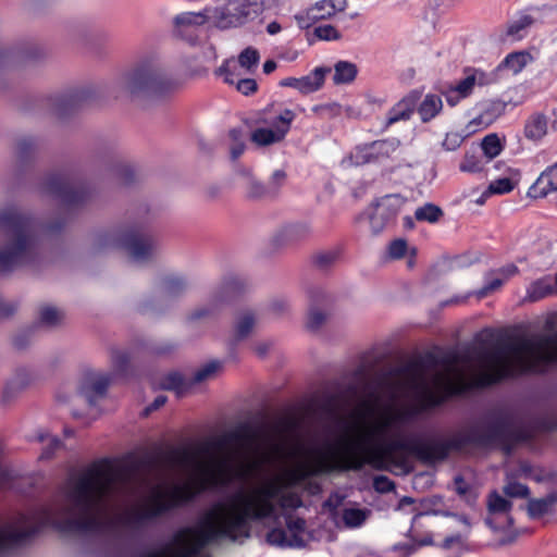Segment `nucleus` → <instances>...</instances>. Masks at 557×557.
<instances>
[{
  "instance_id": "obj_1",
  "label": "nucleus",
  "mask_w": 557,
  "mask_h": 557,
  "mask_svg": "<svg viewBox=\"0 0 557 557\" xmlns=\"http://www.w3.org/2000/svg\"><path fill=\"white\" fill-rule=\"evenodd\" d=\"M391 388V399H361L338 419L335 436L323 442L296 441L283 445L268 441L261 430L240 428L227 435L233 456L203 449L177 448L168 462L186 478L174 481L159 470L100 460L72 473L51 504L20 515V544L45 527L70 531L119 515L126 527L139 525L191 500L201 492L227 484L233 476L255 480L213 503L194 527L178 530L164 545L144 557H208L212 542H243L251 522L285 519L286 529L273 528L267 543L280 548H300L308 540L306 521L292 512L302 506L295 490L307 476L335 470H358L364 465L391 468L398 463L407 414L395 404L436 406L456 394V355L448 354L433 368L407 364Z\"/></svg>"
},
{
  "instance_id": "obj_32",
  "label": "nucleus",
  "mask_w": 557,
  "mask_h": 557,
  "mask_svg": "<svg viewBox=\"0 0 557 557\" xmlns=\"http://www.w3.org/2000/svg\"><path fill=\"white\" fill-rule=\"evenodd\" d=\"M442 214V210L433 203H425L424 206L418 208L414 212L417 220L426 221L430 223L436 222Z\"/></svg>"
},
{
  "instance_id": "obj_47",
  "label": "nucleus",
  "mask_w": 557,
  "mask_h": 557,
  "mask_svg": "<svg viewBox=\"0 0 557 557\" xmlns=\"http://www.w3.org/2000/svg\"><path fill=\"white\" fill-rule=\"evenodd\" d=\"M325 320V315L318 311L311 310L307 318V327L310 330H317Z\"/></svg>"
},
{
  "instance_id": "obj_54",
  "label": "nucleus",
  "mask_w": 557,
  "mask_h": 557,
  "mask_svg": "<svg viewBox=\"0 0 557 557\" xmlns=\"http://www.w3.org/2000/svg\"><path fill=\"white\" fill-rule=\"evenodd\" d=\"M298 84H299V78H297V77H286L283 81H281V83H280V85L283 87H292L296 90H298Z\"/></svg>"
},
{
  "instance_id": "obj_55",
  "label": "nucleus",
  "mask_w": 557,
  "mask_h": 557,
  "mask_svg": "<svg viewBox=\"0 0 557 557\" xmlns=\"http://www.w3.org/2000/svg\"><path fill=\"white\" fill-rule=\"evenodd\" d=\"M39 440L41 442H48L51 445L52 449L58 448L60 445V441L55 436H51L49 434L40 435Z\"/></svg>"
},
{
  "instance_id": "obj_14",
  "label": "nucleus",
  "mask_w": 557,
  "mask_h": 557,
  "mask_svg": "<svg viewBox=\"0 0 557 557\" xmlns=\"http://www.w3.org/2000/svg\"><path fill=\"white\" fill-rule=\"evenodd\" d=\"M216 74L230 85H236V89L243 95H250L257 90V82L252 78L242 77L243 73L236 72V62L233 60L225 61L216 71Z\"/></svg>"
},
{
  "instance_id": "obj_35",
  "label": "nucleus",
  "mask_w": 557,
  "mask_h": 557,
  "mask_svg": "<svg viewBox=\"0 0 557 557\" xmlns=\"http://www.w3.org/2000/svg\"><path fill=\"white\" fill-rule=\"evenodd\" d=\"M504 282V278H502L496 271L488 273L485 277L484 286L478 292V296H486L487 294L498 289Z\"/></svg>"
},
{
  "instance_id": "obj_48",
  "label": "nucleus",
  "mask_w": 557,
  "mask_h": 557,
  "mask_svg": "<svg viewBox=\"0 0 557 557\" xmlns=\"http://www.w3.org/2000/svg\"><path fill=\"white\" fill-rule=\"evenodd\" d=\"M337 256L338 255L335 251H327V252L319 253L315 257V262L320 267H326V265L331 264L332 262H334L336 260Z\"/></svg>"
},
{
  "instance_id": "obj_22",
  "label": "nucleus",
  "mask_w": 557,
  "mask_h": 557,
  "mask_svg": "<svg viewBox=\"0 0 557 557\" xmlns=\"http://www.w3.org/2000/svg\"><path fill=\"white\" fill-rule=\"evenodd\" d=\"M443 101L438 95L428 94L419 103L417 110L422 122L426 123L440 114Z\"/></svg>"
},
{
  "instance_id": "obj_45",
  "label": "nucleus",
  "mask_w": 557,
  "mask_h": 557,
  "mask_svg": "<svg viewBox=\"0 0 557 557\" xmlns=\"http://www.w3.org/2000/svg\"><path fill=\"white\" fill-rule=\"evenodd\" d=\"M407 251V243L404 239H395L388 246V255L394 259H399Z\"/></svg>"
},
{
  "instance_id": "obj_20",
  "label": "nucleus",
  "mask_w": 557,
  "mask_h": 557,
  "mask_svg": "<svg viewBox=\"0 0 557 557\" xmlns=\"http://www.w3.org/2000/svg\"><path fill=\"white\" fill-rule=\"evenodd\" d=\"M330 71L327 67H315L310 74L299 77L298 91L307 95L319 90Z\"/></svg>"
},
{
  "instance_id": "obj_62",
  "label": "nucleus",
  "mask_w": 557,
  "mask_h": 557,
  "mask_svg": "<svg viewBox=\"0 0 557 557\" xmlns=\"http://www.w3.org/2000/svg\"><path fill=\"white\" fill-rule=\"evenodd\" d=\"M64 433H65V435H66V436L72 435V431H71V430H69V429H65V430H64Z\"/></svg>"
},
{
  "instance_id": "obj_7",
  "label": "nucleus",
  "mask_w": 557,
  "mask_h": 557,
  "mask_svg": "<svg viewBox=\"0 0 557 557\" xmlns=\"http://www.w3.org/2000/svg\"><path fill=\"white\" fill-rule=\"evenodd\" d=\"M295 116L292 110H283L278 115L268 120L265 125L257 127L251 133V141L259 147L282 141L289 132Z\"/></svg>"
},
{
  "instance_id": "obj_11",
  "label": "nucleus",
  "mask_w": 557,
  "mask_h": 557,
  "mask_svg": "<svg viewBox=\"0 0 557 557\" xmlns=\"http://www.w3.org/2000/svg\"><path fill=\"white\" fill-rule=\"evenodd\" d=\"M510 508L511 504L506 498L497 492H492L487 500L488 517L485 519L486 524L493 530L511 525Z\"/></svg>"
},
{
  "instance_id": "obj_56",
  "label": "nucleus",
  "mask_w": 557,
  "mask_h": 557,
  "mask_svg": "<svg viewBox=\"0 0 557 557\" xmlns=\"http://www.w3.org/2000/svg\"><path fill=\"white\" fill-rule=\"evenodd\" d=\"M281 29H282V27H281V25L277 22H271L267 26V32L270 35H276V34H278L281 32Z\"/></svg>"
},
{
  "instance_id": "obj_19",
  "label": "nucleus",
  "mask_w": 557,
  "mask_h": 557,
  "mask_svg": "<svg viewBox=\"0 0 557 557\" xmlns=\"http://www.w3.org/2000/svg\"><path fill=\"white\" fill-rule=\"evenodd\" d=\"M347 7V0H320L309 10L308 15L312 20H329Z\"/></svg>"
},
{
  "instance_id": "obj_30",
  "label": "nucleus",
  "mask_w": 557,
  "mask_h": 557,
  "mask_svg": "<svg viewBox=\"0 0 557 557\" xmlns=\"http://www.w3.org/2000/svg\"><path fill=\"white\" fill-rule=\"evenodd\" d=\"M228 148L232 160H237L244 153L245 140L240 129L233 128L228 132Z\"/></svg>"
},
{
  "instance_id": "obj_9",
  "label": "nucleus",
  "mask_w": 557,
  "mask_h": 557,
  "mask_svg": "<svg viewBox=\"0 0 557 557\" xmlns=\"http://www.w3.org/2000/svg\"><path fill=\"white\" fill-rule=\"evenodd\" d=\"M508 101L499 98L484 99L474 107V115L466 125L468 135L486 129L507 110Z\"/></svg>"
},
{
  "instance_id": "obj_5",
  "label": "nucleus",
  "mask_w": 557,
  "mask_h": 557,
  "mask_svg": "<svg viewBox=\"0 0 557 557\" xmlns=\"http://www.w3.org/2000/svg\"><path fill=\"white\" fill-rule=\"evenodd\" d=\"M121 86L131 94L148 90L158 95L170 90L172 83L162 67L143 65L123 75Z\"/></svg>"
},
{
  "instance_id": "obj_52",
  "label": "nucleus",
  "mask_w": 557,
  "mask_h": 557,
  "mask_svg": "<svg viewBox=\"0 0 557 557\" xmlns=\"http://www.w3.org/2000/svg\"><path fill=\"white\" fill-rule=\"evenodd\" d=\"M338 108L337 104H319L312 108V111L317 114L324 112L333 113Z\"/></svg>"
},
{
  "instance_id": "obj_43",
  "label": "nucleus",
  "mask_w": 557,
  "mask_h": 557,
  "mask_svg": "<svg viewBox=\"0 0 557 557\" xmlns=\"http://www.w3.org/2000/svg\"><path fill=\"white\" fill-rule=\"evenodd\" d=\"M463 137L458 133H447L442 146L447 151H455L462 143Z\"/></svg>"
},
{
  "instance_id": "obj_61",
  "label": "nucleus",
  "mask_w": 557,
  "mask_h": 557,
  "mask_svg": "<svg viewBox=\"0 0 557 557\" xmlns=\"http://www.w3.org/2000/svg\"><path fill=\"white\" fill-rule=\"evenodd\" d=\"M203 314H205V313H203L202 311H196V312L194 313V315H193V317H194V318H200V317H202Z\"/></svg>"
},
{
  "instance_id": "obj_58",
  "label": "nucleus",
  "mask_w": 557,
  "mask_h": 557,
  "mask_svg": "<svg viewBox=\"0 0 557 557\" xmlns=\"http://www.w3.org/2000/svg\"><path fill=\"white\" fill-rule=\"evenodd\" d=\"M166 401V398L164 396H158L153 403L151 404V409H158L161 406H163Z\"/></svg>"
},
{
  "instance_id": "obj_17",
  "label": "nucleus",
  "mask_w": 557,
  "mask_h": 557,
  "mask_svg": "<svg viewBox=\"0 0 557 557\" xmlns=\"http://www.w3.org/2000/svg\"><path fill=\"white\" fill-rule=\"evenodd\" d=\"M532 62L533 57L528 51H515L507 54L492 72H496L498 78L502 72L518 75Z\"/></svg>"
},
{
  "instance_id": "obj_50",
  "label": "nucleus",
  "mask_w": 557,
  "mask_h": 557,
  "mask_svg": "<svg viewBox=\"0 0 557 557\" xmlns=\"http://www.w3.org/2000/svg\"><path fill=\"white\" fill-rule=\"evenodd\" d=\"M128 361V357L125 352L115 351L112 356V362L117 369H122Z\"/></svg>"
},
{
  "instance_id": "obj_57",
  "label": "nucleus",
  "mask_w": 557,
  "mask_h": 557,
  "mask_svg": "<svg viewBox=\"0 0 557 557\" xmlns=\"http://www.w3.org/2000/svg\"><path fill=\"white\" fill-rule=\"evenodd\" d=\"M276 69V62L273 60H268L263 63V72L265 74L272 73Z\"/></svg>"
},
{
  "instance_id": "obj_41",
  "label": "nucleus",
  "mask_w": 557,
  "mask_h": 557,
  "mask_svg": "<svg viewBox=\"0 0 557 557\" xmlns=\"http://www.w3.org/2000/svg\"><path fill=\"white\" fill-rule=\"evenodd\" d=\"M62 319V313L54 307H45L40 311V321L47 325H54Z\"/></svg>"
},
{
  "instance_id": "obj_34",
  "label": "nucleus",
  "mask_w": 557,
  "mask_h": 557,
  "mask_svg": "<svg viewBox=\"0 0 557 557\" xmlns=\"http://www.w3.org/2000/svg\"><path fill=\"white\" fill-rule=\"evenodd\" d=\"M454 484L455 491L462 496L468 504H474L478 497V493L474 488H472L461 476H456Z\"/></svg>"
},
{
  "instance_id": "obj_4",
  "label": "nucleus",
  "mask_w": 557,
  "mask_h": 557,
  "mask_svg": "<svg viewBox=\"0 0 557 557\" xmlns=\"http://www.w3.org/2000/svg\"><path fill=\"white\" fill-rule=\"evenodd\" d=\"M216 7H205L199 11H185L178 13L173 18V34L175 37L196 45L201 37V28L211 24L218 29L221 27L216 23Z\"/></svg>"
},
{
  "instance_id": "obj_2",
  "label": "nucleus",
  "mask_w": 557,
  "mask_h": 557,
  "mask_svg": "<svg viewBox=\"0 0 557 557\" xmlns=\"http://www.w3.org/2000/svg\"><path fill=\"white\" fill-rule=\"evenodd\" d=\"M0 227L10 238L9 245L0 251V271L11 270L23 262L34 245L32 222L10 210L0 215Z\"/></svg>"
},
{
  "instance_id": "obj_31",
  "label": "nucleus",
  "mask_w": 557,
  "mask_h": 557,
  "mask_svg": "<svg viewBox=\"0 0 557 557\" xmlns=\"http://www.w3.org/2000/svg\"><path fill=\"white\" fill-rule=\"evenodd\" d=\"M533 20L531 16L523 14L517 20L510 22L507 26V35L512 40L522 38L523 32L532 24Z\"/></svg>"
},
{
  "instance_id": "obj_33",
  "label": "nucleus",
  "mask_w": 557,
  "mask_h": 557,
  "mask_svg": "<svg viewBox=\"0 0 557 557\" xmlns=\"http://www.w3.org/2000/svg\"><path fill=\"white\" fill-rule=\"evenodd\" d=\"M255 326V319L250 312L242 314L235 325V335L238 339L245 338L250 334Z\"/></svg>"
},
{
  "instance_id": "obj_40",
  "label": "nucleus",
  "mask_w": 557,
  "mask_h": 557,
  "mask_svg": "<svg viewBox=\"0 0 557 557\" xmlns=\"http://www.w3.org/2000/svg\"><path fill=\"white\" fill-rule=\"evenodd\" d=\"M285 232L290 239H299L309 234L310 227L307 223H294L287 225Z\"/></svg>"
},
{
  "instance_id": "obj_25",
  "label": "nucleus",
  "mask_w": 557,
  "mask_h": 557,
  "mask_svg": "<svg viewBox=\"0 0 557 557\" xmlns=\"http://www.w3.org/2000/svg\"><path fill=\"white\" fill-rule=\"evenodd\" d=\"M357 66L347 61H339L334 66L333 82L336 85L351 83L357 76Z\"/></svg>"
},
{
  "instance_id": "obj_15",
  "label": "nucleus",
  "mask_w": 557,
  "mask_h": 557,
  "mask_svg": "<svg viewBox=\"0 0 557 557\" xmlns=\"http://www.w3.org/2000/svg\"><path fill=\"white\" fill-rule=\"evenodd\" d=\"M555 191H557V162L540 174L527 195L532 199H542Z\"/></svg>"
},
{
  "instance_id": "obj_36",
  "label": "nucleus",
  "mask_w": 557,
  "mask_h": 557,
  "mask_svg": "<svg viewBox=\"0 0 557 557\" xmlns=\"http://www.w3.org/2000/svg\"><path fill=\"white\" fill-rule=\"evenodd\" d=\"M512 189H513L512 181L508 177H503V178L493 181L488 185V187L486 189V195H496V194L503 195V194L510 193Z\"/></svg>"
},
{
  "instance_id": "obj_29",
  "label": "nucleus",
  "mask_w": 557,
  "mask_h": 557,
  "mask_svg": "<svg viewBox=\"0 0 557 557\" xmlns=\"http://www.w3.org/2000/svg\"><path fill=\"white\" fill-rule=\"evenodd\" d=\"M486 163L488 162L481 156L474 153H466L459 164V170L463 173H481L484 170Z\"/></svg>"
},
{
  "instance_id": "obj_6",
  "label": "nucleus",
  "mask_w": 557,
  "mask_h": 557,
  "mask_svg": "<svg viewBox=\"0 0 557 557\" xmlns=\"http://www.w3.org/2000/svg\"><path fill=\"white\" fill-rule=\"evenodd\" d=\"M463 73L465 76L446 91V100L450 106H456L462 99L473 95L475 88L487 87L498 82L496 72L480 67H467Z\"/></svg>"
},
{
  "instance_id": "obj_44",
  "label": "nucleus",
  "mask_w": 557,
  "mask_h": 557,
  "mask_svg": "<svg viewBox=\"0 0 557 557\" xmlns=\"http://www.w3.org/2000/svg\"><path fill=\"white\" fill-rule=\"evenodd\" d=\"M548 503L543 499H533L529 502L528 511L531 517H540L548 510Z\"/></svg>"
},
{
  "instance_id": "obj_59",
  "label": "nucleus",
  "mask_w": 557,
  "mask_h": 557,
  "mask_svg": "<svg viewBox=\"0 0 557 557\" xmlns=\"http://www.w3.org/2000/svg\"><path fill=\"white\" fill-rule=\"evenodd\" d=\"M457 518H458V520H459L462 524H465V527L467 528V533H468V532H469V530H470V527H471V524H470V522H469L468 518H467V517H465V516H458Z\"/></svg>"
},
{
  "instance_id": "obj_27",
  "label": "nucleus",
  "mask_w": 557,
  "mask_h": 557,
  "mask_svg": "<svg viewBox=\"0 0 557 557\" xmlns=\"http://www.w3.org/2000/svg\"><path fill=\"white\" fill-rule=\"evenodd\" d=\"M246 180L245 182V191L246 195L250 198H259L264 195H269L267 185L264 186L255 177H252L250 170L244 169L239 172Z\"/></svg>"
},
{
  "instance_id": "obj_3",
  "label": "nucleus",
  "mask_w": 557,
  "mask_h": 557,
  "mask_svg": "<svg viewBox=\"0 0 557 557\" xmlns=\"http://www.w3.org/2000/svg\"><path fill=\"white\" fill-rule=\"evenodd\" d=\"M289 0H222L216 5V23L221 30L239 28L264 11L284 5Z\"/></svg>"
},
{
  "instance_id": "obj_18",
  "label": "nucleus",
  "mask_w": 557,
  "mask_h": 557,
  "mask_svg": "<svg viewBox=\"0 0 557 557\" xmlns=\"http://www.w3.org/2000/svg\"><path fill=\"white\" fill-rule=\"evenodd\" d=\"M371 511L367 508H359L355 506H345L341 512L335 510L333 512L334 520L339 524V518L345 528L355 529L361 527Z\"/></svg>"
},
{
  "instance_id": "obj_51",
  "label": "nucleus",
  "mask_w": 557,
  "mask_h": 557,
  "mask_svg": "<svg viewBox=\"0 0 557 557\" xmlns=\"http://www.w3.org/2000/svg\"><path fill=\"white\" fill-rule=\"evenodd\" d=\"M465 541V536L461 534H455L444 540L443 546L445 548L451 547L454 544H461Z\"/></svg>"
},
{
  "instance_id": "obj_38",
  "label": "nucleus",
  "mask_w": 557,
  "mask_h": 557,
  "mask_svg": "<svg viewBox=\"0 0 557 557\" xmlns=\"http://www.w3.org/2000/svg\"><path fill=\"white\" fill-rule=\"evenodd\" d=\"M314 35L321 40H338L341 33L330 24L319 25L314 28Z\"/></svg>"
},
{
  "instance_id": "obj_60",
  "label": "nucleus",
  "mask_w": 557,
  "mask_h": 557,
  "mask_svg": "<svg viewBox=\"0 0 557 557\" xmlns=\"http://www.w3.org/2000/svg\"><path fill=\"white\" fill-rule=\"evenodd\" d=\"M490 196H491V195H486V190H485V191H484V193H483V194H482V195H481V196L475 200V203H476V205H480V206L484 205V203H485V201H486V199H487V197H490Z\"/></svg>"
},
{
  "instance_id": "obj_24",
  "label": "nucleus",
  "mask_w": 557,
  "mask_h": 557,
  "mask_svg": "<svg viewBox=\"0 0 557 557\" xmlns=\"http://www.w3.org/2000/svg\"><path fill=\"white\" fill-rule=\"evenodd\" d=\"M233 61L236 62L237 73L249 74L257 69L260 62V54L257 49L247 47L239 53L238 59Z\"/></svg>"
},
{
  "instance_id": "obj_8",
  "label": "nucleus",
  "mask_w": 557,
  "mask_h": 557,
  "mask_svg": "<svg viewBox=\"0 0 557 557\" xmlns=\"http://www.w3.org/2000/svg\"><path fill=\"white\" fill-rule=\"evenodd\" d=\"M405 203L397 194L386 195L373 203L366 213V219L372 234H380L394 220Z\"/></svg>"
},
{
  "instance_id": "obj_10",
  "label": "nucleus",
  "mask_w": 557,
  "mask_h": 557,
  "mask_svg": "<svg viewBox=\"0 0 557 557\" xmlns=\"http://www.w3.org/2000/svg\"><path fill=\"white\" fill-rule=\"evenodd\" d=\"M399 140L392 138L373 141L362 147H357L351 154L354 164L361 165L369 162H381L391 158L398 149Z\"/></svg>"
},
{
  "instance_id": "obj_39",
  "label": "nucleus",
  "mask_w": 557,
  "mask_h": 557,
  "mask_svg": "<svg viewBox=\"0 0 557 557\" xmlns=\"http://www.w3.org/2000/svg\"><path fill=\"white\" fill-rule=\"evenodd\" d=\"M286 173L283 170H275L267 183L269 194H275L286 182Z\"/></svg>"
},
{
  "instance_id": "obj_37",
  "label": "nucleus",
  "mask_w": 557,
  "mask_h": 557,
  "mask_svg": "<svg viewBox=\"0 0 557 557\" xmlns=\"http://www.w3.org/2000/svg\"><path fill=\"white\" fill-rule=\"evenodd\" d=\"M162 387L165 389L176 391L177 394H183L185 392L184 380L178 373H169L162 382Z\"/></svg>"
},
{
  "instance_id": "obj_21",
  "label": "nucleus",
  "mask_w": 557,
  "mask_h": 557,
  "mask_svg": "<svg viewBox=\"0 0 557 557\" xmlns=\"http://www.w3.org/2000/svg\"><path fill=\"white\" fill-rule=\"evenodd\" d=\"M556 286L550 276L541 277L532 282L527 288V299L537 301L556 293Z\"/></svg>"
},
{
  "instance_id": "obj_63",
  "label": "nucleus",
  "mask_w": 557,
  "mask_h": 557,
  "mask_svg": "<svg viewBox=\"0 0 557 557\" xmlns=\"http://www.w3.org/2000/svg\"><path fill=\"white\" fill-rule=\"evenodd\" d=\"M332 503H333V498L331 497V498L325 503V505H326V506H331V505H332Z\"/></svg>"
},
{
  "instance_id": "obj_23",
  "label": "nucleus",
  "mask_w": 557,
  "mask_h": 557,
  "mask_svg": "<svg viewBox=\"0 0 557 557\" xmlns=\"http://www.w3.org/2000/svg\"><path fill=\"white\" fill-rule=\"evenodd\" d=\"M548 132V120L543 114L532 115L525 123L524 135L528 139L539 141L543 139Z\"/></svg>"
},
{
  "instance_id": "obj_42",
  "label": "nucleus",
  "mask_w": 557,
  "mask_h": 557,
  "mask_svg": "<svg viewBox=\"0 0 557 557\" xmlns=\"http://www.w3.org/2000/svg\"><path fill=\"white\" fill-rule=\"evenodd\" d=\"M504 492L509 497H525L529 494V490L525 485L518 482H508Z\"/></svg>"
},
{
  "instance_id": "obj_64",
  "label": "nucleus",
  "mask_w": 557,
  "mask_h": 557,
  "mask_svg": "<svg viewBox=\"0 0 557 557\" xmlns=\"http://www.w3.org/2000/svg\"><path fill=\"white\" fill-rule=\"evenodd\" d=\"M556 284H557V273H556V280H555Z\"/></svg>"
},
{
  "instance_id": "obj_49",
  "label": "nucleus",
  "mask_w": 557,
  "mask_h": 557,
  "mask_svg": "<svg viewBox=\"0 0 557 557\" xmlns=\"http://www.w3.org/2000/svg\"><path fill=\"white\" fill-rule=\"evenodd\" d=\"M496 272L502 276V278H504V281H507L518 272V268L515 264H507L496 270Z\"/></svg>"
},
{
  "instance_id": "obj_12",
  "label": "nucleus",
  "mask_w": 557,
  "mask_h": 557,
  "mask_svg": "<svg viewBox=\"0 0 557 557\" xmlns=\"http://www.w3.org/2000/svg\"><path fill=\"white\" fill-rule=\"evenodd\" d=\"M116 243L125 248L136 262L149 259L154 252V245L151 239L137 234H124L116 239Z\"/></svg>"
},
{
  "instance_id": "obj_46",
  "label": "nucleus",
  "mask_w": 557,
  "mask_h": 557,
  "mask_svg": "<svg viewBox=\"0 0 557 557\" xmlns=\"http://www.w3.org/2000/svg\"><path fill=\"white\" fill-rule=\"evenodd\" d=\"M374 488L380 493H388L394 490V483L385 475H379L373 482Z\"/></svg>"
},
{
  "instance_id": "obj_53",
  "label": "nucleus",
  "mask_w": 557,
  "mask_h": 557,
  "mask_svg": "<svg viewBox=\"0 0 557 557\" xmlns=\"http://www.w3.org/2000/svg\"><path fill=\"white\" fill-rule=\"evenodd\" d=\"M288 307V304L286 300L284 299H277V300H274L271 305V309L274 311V312H282L284 311L285 309H287Z\"/></svg>"
},
{
  "instance_id": "obj_13",
  "label": "nucleus",
  "mask_w": 557,
  "mask_h": 557,
  "mask_svg": "<svg viewBox=\"0 0 557 557\" xmlns=\"http://www.w3.org/2000/svg\"><path fill=\"white\" fill-rule=\"evenodd\" d=\"M110 380L108 375L100 372H88L84 375L79 394L86 399L89 406H95L97 400L106 395Z\"/></svg>"
},
{
  "instance_id": "obj_28",
  "label": "nucleus",
  "mask_w": 557,
  "mask_h": 557,
  "mask_svg": "<svg viewBox=\"0 0 557 557\" xmlns=\"http://www.w3.org/2000/svg\"><path fill=\"white\" fill-rule=\"evenodd\" d=\"M222 369L221 362L213 360L201 366L194 374L191 384L203 383L214 379Z\"/></svg>"
},
{
  "instance_id": "obj_26",
  "label": "nucleus",
  "mask_w": 557,
  "mask_h": 557,
  "mask_svg": "<svg viewBox=\"0 0 557 557\" xmlns=\"http://www.w3.org/2000/svg\"><path fill=\"white\" fill-rule=\"evenodd\" d=\"M481 148L486 158V161L490 162L494 158L500 154L504 149V145L502 144L497 134H488L486 135L481 143Z\"/></svg>"
},
{
  "instance_id": "obj_16",
  "label": "nucleus",
  "mask_w": 557,
  "mask_h": 557,
  "mask_svg": "<svg viewBox=\"0 0 557 557\" xmlns=\"http://www.w3.org/2000/svg\"><path fill=\"white\" fill-rule=\"evenodd\" d=\"M420 94L418 91H411L397 103H395L387 112L385 126L387 127L397 122L409 120L418 104Z\"/></svg>"
}]
</instances>
